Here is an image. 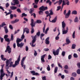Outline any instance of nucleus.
<instances>
[{
  "mask_svg": "<svg viewBox=\"0 0 80 80\" xmlns=\"http://www.w3.org/2000/svg\"><path fill=\"white\" fill-rule=\"evenodd\" d=\"M40 35V32L38 30V32L34 36H31V37L32 39V44L31 46L32 47H35V45H34L35 42H36L37 40V38L38 37H39Z\"/></svg>",
  "mask_w": 80,
  "mask_h": 80,
  "instance_id": "1",
  "label": "nucleus"
},
{
  "mask_svg": "<svg viewBox=\"0 0 80 80\" xmlns=\"http://www.w3.org/2000/svg\"><path fill=\"white\" fill-rule=\"evenodd\" d=\"M23 40L22 39H20L18 38L16 40V43H17V46L18 47H20V48H22L23 45H24V43H22V42H21L20 44V42H21Z\"/></svg>",
  "mask_w": 80,
  "mask_h": 80,
  "instance_id": "2",
  "label": "nucleus"
},
{
  "mask_svg": "<svg viewBox=\"0 0 80 80\" xmlns=\"http://www.w3.org/2000/svg\"><path fill=\"white\" fill-rule=\"evenodd\" d=\"M34 20L33 19H32L31 20V23H30V25L31 26V34H33L35 32V30H34L33 27H35V23H34Z\"/></svg>",
  "mask_w": 80,
  "mask_h": 80,
  "instance_id": "3",
  "label": "nucleus"
},
{
  "mask_svg": "<svg viewBox=\"0 0 80 80\" xmlns=\"http://www.w3.org/2000/svg\"><path fill=\"white\" fill-rule=\"evenodd\" d=\"M25 59H26V57H23L21 62V67H23L24 70H25V68H26V65H23V64H24V61H25Z\"/></svg>",
  "mask_w": 80,
  "mask_h": 80,
  "instance_id": "4",
  "label": "nucleus"
},
{
  "mask_svg": "<svg viewBox=\"0 0 80 80\" xmlns=\"http://www.w3.org/2000/svg\"><path fill=\"white\" fill-rule=\"evenodd\" d=\"M1 75H0V79L1 80L3 79V77L5 75V73H3V69H1L0 70Z\"/></svg>",
  "mask_w": 80,
  "mask_h": 80,
  "instance_id": "5",
  "label": "nucleus"
},
{
  "mask_svg": "<svg viewBox=\"0 0 80 80\" xmlns=\"http://www.w3.org/2000/svg\"><path fill=\"white\" fill-rule=\"evenodd\" d=\"M55 51V50L54 49L52 50L53 54V55H54L55 56H56V55H58L59 53L60 49L58 48L56 50V52Z\"/></svg>",
  "mask_w": 80,
  "mask_h": 80,
  "instance_id": "6",
  "label": "nucleus"
},
{
  "mask_svg": "<svg viewBox=\"0 0 80 80\" xmlns=\"http://www.w3.org/2000/svg\"><path fill=\"white\" fill-rule=\"evenodd\" d=\"M8 52V53H10L12 52V51L11 50V48L10 47V46L8 45L7 46L6 48V49L5 51V52Z\"/></svg>",
  "mask_w": 80,
  "mask_h": 80,
  "instance_id": "7",
  "label": "nucleus"
},
{
  "mask_svg": "<svg viewBox=\"0 0 80 80\" xmlns=\"http://www.w3.org/2000/svg\"><path fill=\"white\" fill-rule=\"evenodd\" d=\"M8 38V35H5L4 37V38L5 39V40L6 42H10V38Z\"/></svg>",
  "mask_w": 80,
  "mask_h": 80,
  "instance_id": "8",
  "label": "nucleus"
},
{
  "mask_svg": "<svg viewBox=\"0 0 80 80\" xmlns=\"http://www.w3.org/2000/svg\"><path fill=\"white\" fill-rule=\"evenodd\" d=\"M49 30V28H48L45 30V24L44 25V26L43 28V33H45V34H47V32Z\"/></svg>",
  "mask_w": 80,
  "mask_h": 80,
  "instance_id": "9",
  "label": "nucleus"
},
{
  "mask_svg": "<svg viewBox=\"0 0 80 80\" xmlns=\"http://www.w3.org/2000/svg\"><path fill=\"white\" fill-rule=\"evenodd\" d=\"M70 14H71V11H70V10H69L68 11V13L64 15H65V18H68L70 17Z\"/></svg>",
  "mask_w": 80,
  "mask_h": 80,
  "instance_id": "10",
  "label": "nucleus"
},
{
  "mask_svg": "<svg viewBox=\"0 0 80 80\" xmlns=\"http://www.w3.org/2000/svg\"><path fill=\"white\" fill-rule=\"evenodd\" d=\"M66 26V24H65L64 21H63L62 22V31H64V30H65V27Z\"/></svg>",
  "mask_w": 80,
  "mask_h": 80,
  "instance_id": "11",
  "label": "nucleus"
},
{
  "mask_svg": "<svg viewBox=\"0 0 80 80\" xmlns=\"http://www.w3.org/2000/svg\"><path fill=\"white\" fill-rule=\"evenodd\" d=\"M12 61V58H10L9 60L7 59L6 61V67H8V65H9V62H10Z\"/></svg>",
  "mask_w": 80,
  "mask_h": 80,
  "instance_id": "12",
  "label": "nucleus"
},
{
  "mask_svg": "<svg viewBox=\"0 0 80 80\" xmlns=\"http://www.w3.org/2000/svg\"><path fill=\"white\" fill-rule=\"evenodd\" d=\"M31 73L32 74V75H40V74L38 73V72H35V71H31Z\"/></svg>",
  "mask_w": 80,
  "mask_h": 80,
  "instance_id": "13",
  "label": "nucleus"
},
{
  "mask_svg": "<svg viewBox=\"0 0 80 80\" xmlns=\"http://www.w3.org/2000/svg\"><path fill=\"white\" fill-rule=\"evenodd\" d=\"M49 39H50V37H48L46 39L45 42L46 44H47V45H49L50 44V41H49Z\"/></svg>",
  "mask_w": 80,
  "mask_h": 80,
  "instance_id": "14",
  "label": "nucleus"
},
{
  "mask_svg": "<svg viewBox=\"0 0 80 80\" xmlns=\"http://www.w3.org/2000/svg\"><path fill=\"white\" fill-rule=\"evenodd\" d=\"M68 27H67L66 28V30H64L62 31V34L63 35L65 34H67V33H68Z\"/></svg>",
  "mask_w": 80,
  "mask_h": 80,
  "instance_id": "15",
  "label": "nucleus"
},
{
  "mask_svg": "<svg viewBox=\"0 0 80 80\" xmlns=\"http://www.w3.org/2000/svg\"><path fill=\"white\" fill-rule=\"evenodd\" d=\"M19 19H16L14 21H12L11 23L12 24H14V23H15L18 22H19Z\"/></svg>",
  "mask_w": 80,
  "mask_h": 80,
  "instance_id": "16",
  "label": "nucleus"
},
{
  "mask_svg": "<svg viewBox=\"0 0 80 80\" xmlns=\"http://www.w3.org/2000/svg\"><path fill=\"white\" fill-rule=\"evenodd\" d=\"M25 31H26L27 33H29V29L28 28H25L24 29H23V33H25Z\"/></svg>",
  "mask_w": 80,
  "mask_h": 80,
  "instance_id": "17",
  "label": "nucleus"
},
{
  "mask_svg": "<svg viewBox=\"0 0 80 80\" xmlns=\"http://www.w3.org/2000/svg\"><path fill=\"white\" fill-rule=\"evenodd\" d=\"M3 28L4 29L5 33H8V28H7V26H4L3 27Z\"/></svg>",
  "mask_w": 80,
  "mask_h": 80,
  "instance_id": "18",
  "label": "nucleus"
},
{
  "mask_svg": "<svg viewBox=\"0 0 80 80\" xmlns=\"http://www.w3.org/2000/svg\"><path fill=\"white\" fill-rule=\"evenodd\" d=\"M20 60L17 59V60L15 61V65H16L17 66V65H19V62H20Z\"/></svg>",
  "mask_w": 80,
  "mask_h": 80,
  "instance_id": "19",
  "label": "nucleus"
},
{
  "mask_svg": "<svg viewBox=\"0 0 80 80\" xmlns=\"http://www.w3.org/2000/svg\"><path fill=\"white\" fill-rule=\"evenodd\" d=\"M66 42L67 44H69L70 43V41L68 39V37H67L66 39Z\"/></svg>",
  "mask_w": 80,
  "mask_h": 80,
  "instance_id": "20",
  "label": "nucleus"
},
{
  "mask_svg": "<svg viewBox=\"0 0 80 80\" xmlns=\"http://www.w3.org/2000/svg\"><path fill=\"white\" fill-rule=\"evenodd\" d=\"M57 17L56 16L55 17V18L53 19V20H52V23H55L57 21Z\"/></svg>",
  "mask_w": 80,
  "mask_h": 80,
  "instance_id": "21",
  "label": "nucleus"
},
{
  "mask_svg": "<svg viewBox=\"0 0 80 80\" xmlns=\"http://www.w3.org/2000/svg\"><path fill=\"white\" fill-rule=\"evenodd\" d=\"M72 15L74 14V15H77V11L76 10L73 11L72 12Z\"/></svg>",
  "mask_w": 80,
  "mask_h": 80,
  "instance_id": "22",
  "label": "nucleus"
},
{
  "mask_svg": "<svg viewBox=\"0 0 80 80\" xmlns=\"http://www.w3.org/2000/svg\"><path fill=\"white\" fill-rule=\"evenodd\" d=\"M10 8L12 10H16L17 8V7L15 6H11Z\"/></svg>",
  "mask_w": 80,
  "mask_h": 80,
  "instance_id": "23",
  "label": "nucleus"
},
{
  "mask_svg": "<svg viewBox=\"0 0 80 80\" xmlns=\"http://www.w3.org/2000/svg\"><path fill=\"white\" fill-rule=\"evenodd\" d=\"M8 11H9V12L5 15L6 16H7L8 15H11V14L12 13V11L10 10H8Z\"/></svg>",
  "mask_w": 80,
  "mask_h": 80,
  "instance_id": "24",
  "label": "nucleus"
},
{
  "mask_svg": "<svg viewBox=\"0 0 80 80\" xmlns=\"http://www.w3.org/2000/svg\"><path fill=\"white\" fill-rule=\"evenodd\" d=\"M13 40H14V38H13V34H12L11 36L10 42L11 41H13Z\"/></svg>",
  "mask_w": 80,
  "mask_h": 80,
  "instance_id": "25",
  "label": "nucleus"
},
{
  "mask_svg": "<svg viewBox=\"0 0 80 80\" xmlns=\"http://www.w3.org/2000/svg\"><path fill=\"white\" fill-rule=\"evenodd\" d=\"M49 14L50 15H53V10L52 9H51L49 10Z\"/></svg>",
  "mask_w": 80,
  "mask_h": 80,
  "instance_id": "26",
  "label": "nucleus"
},
{
  "mask_svg": "<svg viewBox=\"0 0 80 80\" xmlns=\"http://www.w3.org/2000/svg\"><path fill=\"white\" fill-rule=\"evenodd\" d=\"M44 6H42L39 8V10H40V11H42V10L43 11V10H44Z\"/></svg>",
  "mask_w": 80,
  "mask_h": 80,
  "instance_id": "27",
  "label": "nucleus"
},
{
  "mask_svg": "<svg viewBox=\"0 0 80 80\" xmlns=\"http://www.w3.org/2000/svg\"><path fill=\"white\" fill-rule=\"evenodd\" d=\"M72 37L73 38H75V31H74L72 35Z\"/></svg>",
  "mask_w": 80,
  "mask_h": 80,
  "instance_id": "28",
  "label": "nucleus"
},
{
  "mask_svg": "<svg viewBox=\"0 0 80 80\" xmlns=\"http://www.w3.org/2000/svg\"><path fill=\"white\" fill-rule=\"evenodd\" d=\"M72 76L73 77H75L77 76V74L76 72H74L72 73Z\"/></svg>",
  "mask_w": 80,
  "mask_h": 80,
  "instance_id": "29",
  "label": "nucleus"
},
{
  "mask_svg": "<svg viewBox=\"0 0 80 80\" xmlns=\"http://www.w3.org/2000/svg\"><path fill=\"white\" fill-rule=\"evenodd\" d=\"M27 14H26L25 13H23L22 14V16L21 17L23 18V17H27Z\"/></svg>",
  "mask_w": 80,
  "mask_h": 80,
  "instance_id": "30",
  "label": "nucleus"
},
{
  "mask_svg": "<svg viewBox=\"0 0 80 80\" xmlns=\"http://www.w3.org/2000/svg\"><path fill=\"white\" fill-rule=\"evenodd\" d=\"M75 47H76V45L75 44H72V49H75Z\"/></svg>",
  "mask_w": 80,
  "mask_h": 80,
  "instance_id": "31",
  "label": "nucleus"
},
{
  "mask_svg": "<svg viewBox=\"0 0 80 80\" xmlns=\"http://www.w3.org/2000/svg\"><path fill=\"white\" fill-rule=\"evenodd\" d=\"M36 22L37 23H42V21L40 20H37L36 21Z\"/></svg>",
  "mask_w": 80,
  "mask_h": 80,
  "instance_id": "32",
  "label": "nucleus"
},
{
  "mask_svg": "<svg viewBox=\"0 0 80 80\" xmlns=\"http://www.w3.org/2000/svg\"><path fill=\"white\" fill-rule=\"evenodd\" d=\"M6 25V24L5 23V22H3L1 24V27H3L4 26H5Z\"/></svg>",
  "mask_w": 80,
  "mask_h": 80,
  "instance_id": "33",
  "label": "nucleus"
},
{
  "mask_svg": "<svg viewBox=\"0 0 80 80\" xmlns=\"http://www.w3.org/2000/svg\"><path fill=\"white\" fill-rule=\"evenodd\" d=\"M14 1L15 4H19V1L18 0H13Z\"/></svg>",
  "mask_w": 80,
  "mask_h": 80,
  "instance_id": "34",
  "label": "nucleus"
},
{
  "mask_svg": "<svg viewBox=\"0 0 80 80\" xmlns=\"http://www.w3.org/2000/svg\"><path fill=\"white\" fill-rule=\"evenodd\" d=\"M58 70V67H56L54 69V73H56L57 72Z\"/></svg>",
  "mask_w": 80,
  "mask_h": 80,
  "instance_id": "35",
  "label": "nucleus"
},
{
  "mask_svg": "<svg viewBox=\"0 0 80 80\" xmlns=\"http://www.w3.org/2000/svg\"><path fill=\"white\" fill-rule=\"evenodd\" d=\"M32 5H34L33 8H37L38 7V6L37 5H35V3H33L32 4Z\"/></svg>",
  "mask_w": 80,
  "mask_h": 80,
  "instance_id": "36",
  "label": "nucleus"
},
{
  "mask_svg": "<svg viewBox=\"0 0 80 80\" xmlns=\"http://www.w3.org/2000/svg\"><path fill=\"white\" fill-rule=\"evenodd\" d=\"M58 5H60L61 4H62V2H63L62 0H59L58 1Z\"/></svg>",
  "mask_w": 80,
  "mask_h": 80,
  "instance_id": "37",
  "label": "nucleus"
},
{
  "mask_svg": "<svg viewBox=\"0 0 80 80\" xmlns=\"http://www.w3.org/2000/svg\"><path fill=\"white\" fill-rule=\"evenodd\" d=\"M64 5H65V0H63L62 1V7H63V6H64Z\"/></svg>",
  "mask_w": 80,
  "mask_h": 80,
  "instance_id": "38",
  "label": "nucleus"
},
{
  "mask_svg": "<svg viewBox=\"0 0 80 80\" xmlns=\"http://www.w3.org/2000/svg\"><path fill=\"white\" fill-rule=\"evenodd\" d=\"M0 40H1V43H3V40H4L3 38L1 37H0Z\"/></svg>",
  "mask_w": 80,
  "mask_h": 80,
  "instance_id": "39",
  "label": "nucleus"
},
{
  "mask_svg": "<svg viewBox=\"0 0 80 80\" xmlns=\"http://www.w3.org/2000/svg\"><path fill=\"white\" fill-rule=\"evenodd\" d=\"M38 2H39V0H34V2L36 5H37V4H38Z\"/></svg>",
  "mask_w": 80,
  "mask_h": 80,
  "instance_id": "40",
  "label": "nucleus"
},
{
  "mask_svg": "<svg viewBox=\"0 0 80 80\" xmlns=\"http://www.w3.org/2000/svg\"><path fill=\"white\" fill-rule=\"evenodd\" d=\"M47 69L48 71H50V66L48 65V67L47 68Z\"/></svg>",
  "mask_w": 80,
  "mask_h": 80,
  "instance_id": "41",
  "label": "nucleus"
},
{
  "mask_svg": "<svg viewBox=\"0 0 80 80\" xmlns=\"http://www.w3.org/2000/svg\"><path fill=\"white\" fill-rule=\"evenodd\" d=\"M21 39L22 40H23V39H24V38H25V36H24V33H23V32L21 36Z\"/></svg>",
  "mask_w": 80,
  "mask_h": 80,
  "instance_id": "42",
  "label": "nucleus"
},
{
  "mask_svg": "<svg viewBox=\"0 0 80 80\" xmlns=\"http://www.w3.org/2000/svg\"><path fill=\"white\" fill-rule=\"evenodd\" d=\"M74 21V22H78V18L77 17H76Z\"/></svg>",
  "mask_w": 80,
  "mask_h": 80,
  "instance_id": "43",
  "label": "nucleus"
},
{
  "mask_svg": "<svg viewBox=\"0 0 80 80\" xmlns=\"http://www.w3.org/2000/svg\"><path fill=\"white\" fill-rule=\"evenodd\" d=\"M17 11L18 13H21V10L19 8H18L17 9Z\"/></svg>",
  "mask_w": 80,
  "mask_h": 80,
  "instance_id": "44",
  "label": "nucleus"
},
{
  "mask_svg": "<svg viewBox=\"0 0 80 80\" xmlns=\"http://www.w3.org/2000/svg\"><path fill=\"white\" fill-rule=\"evenodd\" d=\"M73 57L74 58H78V55L76 53H74L73 54Z\"/></svg>",
  "mask_w": 80,
  "mask_h": 80,
  "instance_id": "45",
  "label": "nucleus"
},
{
  "mask_svg": "<svg viewBox=\"0 0 80 80\" xmlns=\"http://www.w3.org/2000/svg\"><path fill=\"white\" fill-rule=\"evenodd\" d=\"M39 15H43V11H39Z\"/></svg>",
  "mask_w": 80,
  "mask_h": 80,
  "instance_id": "46",
  "label": "nucleus"
},
{
  "mask_svg": "<svg viewBox=\"0 0 80 80\" xmlns=\"http://www.w3.org/2000/svg\"><path fill=\"white\" fill-rule=\"evenodd\" d=\"M33 10L32 9H30V11H29V13H30V14H32V13H33Z\"/></svg>",
  "mask_w": 80,
  "mask_h": 80,
  "instance_id": "47",
  "label": "nucleus"
},
{
  "mask_svg": "<svg viewBox=\"0 0 80 80\" xmlns=\"http://www.w3.org/2000/svg\"><path fill=\"white\" fill-rule=\"evenodd\" d=\"M58 9L57 10V11H58V10H60V9H61V7L60 6H59L57 7Z\"/></svg>",
  "mask_w": 80,
  "mask_h": 80,
  "instance_id": "48",
  "label": "nucleus"
},
{
  "mask_svg": "<svg viewBox=\"0 0 80 80\" xmlns=\"http://www.w3.org/2000/svg\"><path fill=\"white\" fill-rule=\"evenodd\" d=\"M12 65H13V62H11L10 63V65L9 66V67H12Z\"/></svg>",
  "mask_w": 80,
  "mask_h": 80,
  "instance_id": "49",
  "label": "nucleus"
},
{
  "mask_svg": "<svg viewBox=\"0 0 80 80\" xmlns=\"http://www.w3.org/2000/svg\"><path fill=\"white\" fill-rule=\"evenodd\" d=\"M62 56H63V57H64V56H65V51H63L62 52Z\"/></svg>",
  "mask_w": 80,
  "mask_h": 80,
  "instance_id": "50",
  "label": "nucleus"
},
{
  "mask_svg": "<svg viewBox=\"0 0 80 80\" xmlns=\"http://www.w3.org/2000/svg\"><path fill=\"white\" fill-rule=\"evenodd\" d=\"M77 72L78 74H80V69H78L77 71Z\"/></svg>",
  "mask_w": 80,
  "mask_h": 80,
  "instance_id": "51",
  "label": "nucleus"
},
{
  "mask_svg": "<svg viewBox=\"0 0 80 80\" xmlns=\"http://www.w3.org/2000/svg\"><path fill=\"white\" fill-rule=\"evenodd\" d=\"M77 66L78 68H80V62H78L77 63Z\"/></svg>",
  "mask_w": 80,
  "mask_h": 80,
  "instance_id": "52",
  "label": "nucleus"
},
{
  "mask_svg": "<svg viewBox=\"0 0 80 80\" xmlns=\"http://www.w3.org/2000/svg\"><path fill=\"white\" fill-rule=\"evenodd\" d=\"M42 80H47L46 79V76H44V77L42 78Z\"/></svg>",
  "mask_w": 80,
  "mask_h": 80,
  "instance_id": "53",
  "label": "nucleus"
},
{
  "mask_svg": "<svg viewBox=\"0 0 80 80\" xmlns=\"http://www.w3.org/2000/svg\"><path fill=\"white\" fill-rule=\"evenodd\" d=\"M46 56V54H44L42 56H41V58L42 59H44L45 58V56Z\"/></svg>",
  "mask_w": 80,
  "mask_h": 80,
  "instance_id": "54",
  "label": "nucleus"
},
{
  "mask_svg": "<svg viewBox=\"0 0 80 80\" xmlns=\"http://www.w3.org/2000/svg\"><path fill=\"white\" fill-rule=\"evenodd\" d=\"M34 55L35 57H36V56L37 55V51L35 50H34Z\"/></svg>",
  "mask_w": 80,
  "mask_h": 80,
  "instance_id": "55",
  "label": "nucleus"
},
{
  "mask_svg": "<svg viewBox=\"0 0 80 80\" xmlns=\"http://www.w3.org/2000/svg\"><path fill=\"white\" fill-rule=\"evenodd\" d=\"M52 56L51 55H49L48 56V60H50V59H52Z\"/></svg>",
  "mask_w": 80,
  "mask_h": 80,
  "instance_id": "56",
  "label": "nucleus"
},
{
  "mask_svg": "<svg viewBox=\"0 0 80 80\" xmlns=\"http://www.w3.org/2000/svg\"><path fill=\"white\" fill-rule=\"evenodd\" d=\"M13 75V72H11V75L10 76V78H12Z\"/></svg>",
  "mask_w": 80,
  "mask_h": 80,
  "instance_id": "57",
  "label": "nucleus"
},
{
  "mask_svg": "<svg viewBox=\"0 0 80 80\" xmlns=\"http://www.w3.org/2000/svg\"><path fill=\"white\" fill-rule=\"evenodd\" d=\"M9 28H10V29H11V30H13V26L11 25H10L9 26Z\"/></svg>",
  "mask_w": 80,
  "mask_h": 80,
  "instance_id": "58",
  "label": "nucleus"
},
{
  "mask_svg": "<svg viewBox=\"0 0 80 80\" xmlns=\"http://www.w3.org/2000/svg\"><path fill=\"white\" fill-rule=\"evenodd\" d=\"M18 31H15L14 32V35H15V34L17 33H18V32H19V31H20V30L19 29H18L17 30Z\"/></svg>",
  "mask_w": 80,
  "mask_h": 80,
  "instance_id": "59",
  "label": "nucleus"
},
{
  "mask_svg": "<svg viewBox=\"0 0 80 80\" xmlns=\"http://www.w3.org/2000/svg\"><path fill=\"white\" fill-rule=\"evenodd\" d=\"M72 58V55H69L68 56V59L69 60H70V59Z\"/></svg>",
  "mask_w": 80,
  "mask_h": 80,
  "instance_id": "60",
  "label": "nucleus"
},
{
  "mask_svg": "<svg viewBox=\"0 0 80 80\" xmlns=\"http://www.w3.org/2000/svg\"><path fill=\"white\" fill-rule=\"evenodd\" d=\"M10 17L11 19H12L13 18V15L12 14H11L10 15Z\"/></svg>",
  "mask_w": 80,
  "mask_h": 80,
  "instance_id": "61",
  "label": "nucleus"
},
{
  "mask_svg": "<svg viewBox=\"0 0 80 80\" xmlns=\"http://www.w3.org/2000/svg\"><path fill=\"white\" fill-rule=\"evenodd\" d=\"M9 6V4L8 3H7L6 4V8H8V7Z\"/></svg>",
  "mask_w": 80,
  "mask_h": 80,
  "instance_id": "62",
  "label": "nucleus"
},
{
  "mask_svg": "<svg viewBox=\"0 0 80 80\" xmlns=\"http://www.w3.org/2000/svg\"><path fill=\"white\" fill-rule=\"evenodd\" d=\"M28 46H26V51L28 52Z\"/></svg>",
  "mask_w": 80,
  "mask_h": 80,
  "instance_id": "63",
  "label": "nucleus"
},
{
  "mask_svg": "<svg viewBox=\"0 0 80 80\" xmlns=\"http://www.w3.org/2000/svg\"><path fill=\"white\" fill-rule=\"evenodd\" d=\"M68 65H65L64 66V68L65 69H68Z\"/></svg>",
  "mask_w": 80,
  "mask_h": 80,
  "instance_id": "64",
  "label": "nucleus"
}]
</instances>
